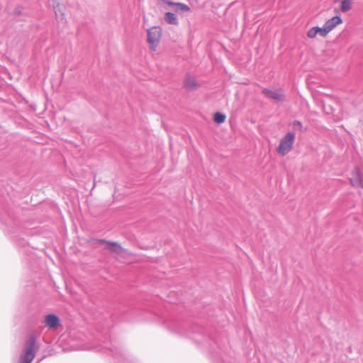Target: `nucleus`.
<instances>
[{"instance_id":"nucleus-7","label":"nucleus","mask_w":363,"mask_h":363,"mask_svg":"<svg viewBox=\"0 0 363 363\" xmlns=\"http://www.w3.org/2000/svg\"><path fill=\"white\" fill-rule=\"evenodd\" d=\"M327 33L325 31V29L324 26L323 27H318V26H313L307 32V37L310 39H314L316 38L317 35H320L321 37H325L327 35Z\"/></svg>"},{"instance_id":"nucleus-14","label":"nucleus","mask_w":363,"mask_h":363,"mask_svg":"<svg viewBox=\"0 0 363 363\" xmlns=\"http://www.w3.org/2000/svg\"><path fill=\"white\" fill-rule=\"evenodd\" d=\"M64 11L65 7L62 5L57 4L55 8V13L57 18L61 17L62 18L64 17Z\"/></svg>"},{"instance_id":"nucleus-6","label":"nucleus","mask_w":363,"mask_h":363,"mask_svg":"<svg viewBox=\"0 0 363 363\" xmlns=\"http://www.w3.org/2000/svg\"><path fill=\"white\" fill-rule=\"evenodd\" d=\"M60 323L59 318L53 314L48 315L45 317V325L51 330H56Z\"/></svg>"},{"instance_id":"nucleus-16","label":"nucleus","mask_w":363,"mask_h":363,"mask_svg":"<svg viewBox=\"0 0 363 363\" xmlns=\"http://www.w3.org/2000/svg\"><path fill=\"white\" fill-rule=\"evenodd\" d=\"M294 125H297V126H299L301 128V123L299 121H295V122H294Z\"/></svg>"},{"instance_id":"nucleus-13","label":"nucleus","mask_w":363,"mask_h":363,"mask_svg":"<svg viewBox=\"0 0 363 363\" xmlns=\"http://www.w3.org/2000/svg\"><path fill=\"white\" fill-rule=\"evenodd\" d=\"M226 119V116L220 112H216L214 113L213 120L216 123H223Z\"/></svg>"},{"instance_id":"nucleus-3","label":"nucleus","mask_w":363,"mask_h":363,"mask_svg":"<svg viewBox=\"0 0 363 363\" xmlns=\"http://www.w3.org/2000/svg\"><path fill=\"white\" fill-rule=\"evenodd\" d=\"M35 341L31 338L26 346L24 354L20 357V363H31L35 357Z\"/></svg>"},{"instance_id":"nucleus-12","label":"nucleus","mask_w":363,"mask_h":363,"mask_svg":"<svg viewBox=\"0 0 363 363\" xmlns=\"http://www.w3.org/2000/svg\"><path fill=\"white\" fill-rule=\"evenodd\" d=\"M167 4L169 6H176L182 11H190V8L187 5L182 4V3L168 1Z\"/></svg>"},{"instance_id":"nucleus-15","label":"nucleus","mask_w":363,"mask_h":363,"mask_svg":"<svg viewBox=\"0 0 363 363\" xmlns=\"http://www.w3.org/2000/svg\"><path fill=\"white\" fill-rule=\"evenodd\" d=\"M352 0H342V12H346L351 9Z\"/></svg>"},{"instance_id":"nucleus-4","label":"nucleus","mask_w":363,"mask_h":363,"mask_svg":"<svg viewBox=\"0 0 363 363\" xmlns=\"http://www.w3.org/2000/svg\"><path fill=\"white\" fill-rule=\"evenodd\" d=\"M349 179L352 186L363 187V177L358 167H355L349 174Z\"/></svg>"},{"instance_id":"nucleus-5","label":"nucleus","mask_w":363,"mask_h":363,"mask_svg":"<svg viewBox=\"0 0 363 363\" xmlns=\"http://www.w3.org/2000/svg\"><path fill=\"white\" fill-rule=\"evenodd\" d=\"M262 92L267 98L272 99L277 102L284 99V94L281 89H264Z\"/></svg>"},{"instance_id":"nucleus-10","label":"nucleus","mask_w":363,"mask_h":363,"mask_svg":"<svg viewBox=\"0 0 363 363\" xmlns=\"http://www.w3.org/2000/svg\"><path fill=\"white\" fill-rule=\"evenodd\" d=\"M184 86L188 90H192L199 86L196 79L191 76H186L184 80Z\"/></svg>"},{"instance_id":"nucleus-1","label":"nucleus","mask_w":363,"mask_h":363,"mask_svg":"<svg viewBox=\"0 0 363 363\" xmlns=\"http://www.w3.org/2000/svg\"><path fill=\"white\" fill-rule=\"evenodd\" d=\"M162 35V30L160 26H152L147 30V42L149 48L152 51H156Z\"/></svg>"},{"instance_id":"nucleus-2","label":"nucleus","mask_w":363,"mask_h":363,"mask_svg":"<svg viewBox=\"0 0 363 363\" xmlns=\"http://www.w3.org/2000/svg\"><path fill=\"white\" fill-rule=\"evenodd\" d=\"M294 140L295 134L292 132L287 133L280 139L277 148V153L282 157L286 155L292 150Z\"/></svg>"},{"instance_id":"nucleus-9","label":"nucleus","mask_w":363,"mask_h":363,"mask_svg":"<svg viewBox=\"0 0 363 363\" xmlns=\"http://www.w3.org/2000/svg\"><path fill=\"white\" fill-rule=\"evenodd\" d=\"M340 23V17L338 16H334L328 19L324 24V28L327 34L330 33L335 27Z\"/></svg>"},{"instance_id":"nucleus-8","label":"nucleus","mask_w":363,"mask_h":363,"mask_svg":"<svg viewBox=\"0 0 363 363\" xmlns=\"http://www.w3.org/2000/svg\"><path fill=\"white\" fill-rule=\"evenodd\" d=\"M101 243L104 244V248L112 252L120 254L123 251V248L118 242L101 240Z\"/></svg>"},{"instance_id":"nucleus-11","label":"nucleus","mask_w":363,"mask_h":363,"mask_svg":"<svg viewBox=\"0 0 363 363\" xmlns=\"http://www.w3.org/2000/svg\"><path fill=\"white\" fill-rule=\"evenodd\" d=\"M164 20L168 24L177 25V18L173 13L167 12L164 14Z\"/></svg>"}]
</instances>
